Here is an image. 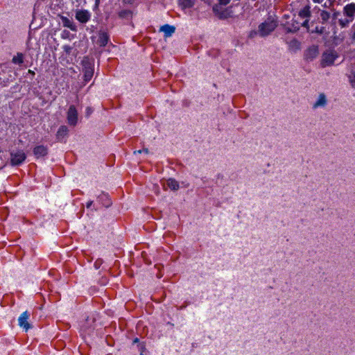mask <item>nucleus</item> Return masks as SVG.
Listing matches in <instances>:
<instances>
[{
  "mask_svg": "<svg viewBox=\"0 0 355 355\" xmlns=\"http://www.w3.org/2000/svg\"><path fill=\"white\" fill-rule=\"evenodd\" d=\"M345 18L338 19V23L340 28H347L355 17V3H349L346 4L343 9Z\"/></svg>",
  "mask_w": 355,
  "mask_h": 355,
  "instance_id": "f257e3e1",
  "label": "nucleus"
},
{
  "mask_svg": "<svg viewBox=\"0 0 355 355\" xmlns=\"http://www.w3.org/2000/svg\"><path fill=\"white\" fill-rule=\"evenodd\" d=\"M277 21L272 16H269L263 22L259 25V37H266L270 35L277 28Z\"/></svg>",
  "mask_w": 355,
  "mask_h": 355,
  "instance_id": "f03ea898",
  "label": "nucleus"
},
{
  "mask_svg": "<svg viewBox=\"0 0 355 355\" xmlns=\"http://www.w3.org/2000/svg\"><path fill=\"white\" fill-rule=\"evenodd\" d=\"M337 58H338V54L336 51L333 50L324 51L320 60L321 67L324 68L333 65Z\"/></svg>",
  "mask_w": 355,
  "mask_h": 355,
  "instance_id": "7ed1b4c3",
  "label": "nucleus"
},
{
  "mask_svg": "<svg viewBox=\"0 0 355 355\" xmlns=\"http://www.w3.org/2000/svg\"><path fill=\"white\" fill-rule=\"evenodd\" d=\"M26 155L22 150H12L10 152V164L12 166H19L26 159Z\"/></svg>",
  "mask_w": 355,
  "mask_h": 355,
  "instance_id": "20e7f679",
  "label": "nucleus"
},
{
  "mask_svg": "<svg viewBox=\"0 0 355 355\" xmlns=\"http://www.w3.org/2000/svg\"><path fill=\"white\" fill-rule=\"evenodd\" d=\"M67 120L69 125L76 126L78 121V110L74 105H69L67 112Z\"/></svg>",
  "mask_w": 355,
  "mask_h": 355,
  "instance_id": "39448f33",
  "label": "nucleus"
},
{
  "mask_svg": "<svg viewBox=\"0 0 355 355\" xmlns=\"http://www.w3.org/2000/svg\"><path fill=\"white\" fill-rule=\"evenodd\" d=\"M319 55V48L317 45H311L304 51V60L306 62H312Z\"/></svg>",
  "mask_w": 355,
  "mask_h": 355,
  "instance_id": "423d86ee",
  "label": "nucleus"
},
{
  "mask_svg": "<svg viewBox=\"0 0 355 355\" xmlns=\"http://www.w3.org/2000/svg\"><path fill=\"white\" fill-rule=\"evenodd\" d=\"M91 13L89 10L80 9L76 10L75 17L80 23L86 24L91 19Z\"/></svg>",
  "mask_w": 355,
  "mask_h": 355,
  "instance_id": "0eeeda50",
  "label": "nucleus"
},
{
  "mask_svg": "<svg viewBox=\"0 0 355 355\" xmlns=\"http://www.w3.org/2000/svg\"><path fill=\"white\" fill-rule=\"evenodd\" d=\"M29 313L28 311L23 312L18 318V322L20 327L26 331L31 329V324L28 322Z\"/></svg>",
  "mask_w": 355,
  "mask_h": 355,
  "instance_id": "6e6552de",
  "label": "nucleus"
},
{
  "mask_svg": "<svg viewBox=\"0 0 355 355\" xmlns=\"http://www.w3.org/2000/svg\"><path fill=\"white\" fill-rule=\"evenodd\" d=\"M69 129L66 125H61L56 133V139L59 141H64L67 137Z\"/></svg>",
  "mask_w": 355,
  "mask_h": 355,
  "instance_id": "1a4fd4ad",
  "label": "nucleus"
},
{
  "mask_svg": "<svg viewBox=\"0 0 355 355\" xmlns=\"http://www.w3.org/2000/svg\"><path fill=\"white\" fill-rule=\"evenodd\" d=\"M84 80L87 83L89 82L94 75V67L91 64H87L84 66Z\"/></svg>",
  "mask_w": 355,
  "mask_h": 355,
  "instance_id": "9d476101",
  "label": "nucleus"
},
{
  "mask_svg": "<svg viewBox=\"0 0 355 355\" xmlns=\"http://www.w3.org/2000/svg\"><path fill=\"white\" fill-rule=\"evenodd\" d=\"M48 153L47 148L44 145L37 146L33 148V154L36 158L44 157Z\"/></svg>",
  "mask_w": 355,
  "mask_h": 355,
  "instance_id": "9b49d317",
  "label": "nucleus"
},
{
  "mask_svg": "<svg viewBox=\"0 0 355 355\" xmlns=\"http://www.w3.org/2000/svg\"><path fill=\"white\" fill-rule=\"evenodd\" d=\"M285 26L286 33H296L300 30L299 22L297 20L293 19L291 23L287 22Z\"/></svg>",
  "mask_w": 355,
  "mask_h": 355,
  "instance_id": "f8f14e48",
  "label": "nucleus"
},
{
  "mask_svg": "<svg viewBox=\"0 0 355 355\" xmlns=\"http://www.w3.org/2000/svg\"><path fill=\"white\" fill-rule=\"evenodd\" d=\"M318 13L320 15V22L325 24L331 18V13L327 10L318 8Z\"/></svg>",
  "mask_w": 355,
  "mask_h": 355,
  "instance_id": "ddd939ff",
  "label": "nucleus"
},
{
  "mask_svg": "<svg viewBox=\"0 0 355 355\" xmlns=\"http://www.w3.org/2000/svg\"><path fill=\"white\" fill-rule=\"evenodd\" d=\"M61 20L64 27L69 28L70 30L73 31H77V27L71 19L67 18V17L62 16L61 17Z\"/></svg>",
  "mask_w": 355,
  "mask_h": 355,
  "instance_id": "4468645a",
  "label": "nucleus"
},
{
  "mask_svg": "<svg viewBox=\"0 0 355 355\" xmlns=\"http://www.w3.org/2000/svg\"><path fill=\"white\" fill-rule=\"evenodd\" d=\"M327 101L326 96L324 93L319 94L318 100L314 103L313 107L317 108L319 107H324L327 105Z\"/></svg>",
  "mask_w": 355,
  "mask_h": 355,
  "instance_id": "2eb2a0df",
  "label": "nucleus"
},
{
  "mask_svg": "<svg viewBox=\"0 0 355 355\" xmlns=\"http://www.w3.org/2000/svg\"><path fill=\"white\" fill-rule=\"evenodd\" d=\"M196 0H178V5L182 10L191 8L195 5Z\"/></svg>",
  "mask_w": 355,
  "mask_h": 355,
  "instance_id": "dca6fc26",
  "label": "nucleus"
},
{
  "mask_svg": "<svg viewBox=\"0 0 355 355\" xmlns=\"http://www.w3.org/2000/svg\"><path fill=\"white\" fill-rule=\"evenodd\" d=\"M160 31L164 33L166 37H170L175 32V28L173 26L165 24L160 28Z\"/></svg>",
  "mask_w": 355,
  "mask_h": 355,
  "instance_id": "f3484780",
  "label": "nucleus"
},
{
  "mask_svg": "<svg viewBox=\"0 0 355 355\" xmlns=\"http://www.w3.org/2000/svg\"><path fill=\"white\" fill-rule=\"evenodd\" d=\"M109 41V35L106 32L101 31L98 34V44L101 46H105L107 45Z\"/></svg>",
  "mask_w": 355,
  "mask_h": 355,
  "instance_id": "a211bd4d",
  "label": "nucleus"
},
{
  "mask_svg": "<svg viewBox=\"0 0 355 355\" xmlns=\"http://www.w3.org/2000/svg\"><path fill=\"white\" fill-rule=\"evenodd\" d=\"M98 198L101 204L105 207H109L112 205L111 200L107 193H101Z\"/></svg>",
  "mask_w": 355,
  "mask_h": 355,
  "instance_id": "6ab92c4d",
  "label": "nucleus"
},
{
  "mask_svg": "<svg viewBox=\"0 0 355 355\" xmlns=\"http://www.w3.org/2000/svg\"><path fill=\"white\" fill-rule=\"evenodd\" d=\"M310 6L309 5H306L304 6L300 12H299V16L302 18H308L311 17V12L310 10Z\"/></svg>",
  "mask_w": 355,
  "mask_h": 355,
  "instance_id": "aec40b11",
  "label": "nucleus"
},
{
  "mask_svg": "<svg viewBox=\"0 0 355 355\" xmlns=\"http://www.w3.org/2000/svg\"><path fill=\"white\" fill-rule=\"evenodd\" d=\"M166 184L171 190L176 191L179 189V183L175 179L169 178Z\"/></svg>",
  "mask_w": 355,
  "mask_h": 355,
  "instance_id": "412c9836",
  "label": "nucleus"
},
{
  "mask_svg": "<svg viewBox=\"0 0 355 355\" xmlns=\"http://www.w3.org/2000/svg\"><path fill=\"white\" fill-rule=\"evenodd\" d=\"M14 64H21L24 62V55L21 53H17V55L14 56L12 60Z\"/></svg>",
  "mask_w": 355,
  "mask_h": 355,
  "instance_id": "4be33fe9",
  "label": "nucleus"
},
{
  "mask_svg": "<svg viewBox=\"0 0 355 355\" xmlns=\"http://www.w3.org/2000/svg\"><path fill=\"white\" fill-rule=\"evenodd\" d=\"M331 10L333 12L332 15H331V24H335L336 20L338 19V17L340 15V12L334 8H333Z\"/></svg>",
  "mask_w": 355,
  "mask_h": 355,
  "instance_id": "5701e85b",
  "label": "nucleus"
},
{
  "mask_svg": "<svg viewBox=\"0 0 355 355\" xmlns=\"http://www.w3.org/2000/svg\"><path fill=\"white\" fill-rule=\"evenodd\" d=\"M311 33H317L318 35H322L325 32L324 26H315L314 29L310 31Z\"/></svg>",
  "mask_w": 355,
  "mask_h": 355,
  "instance_id": "b1692460",
  "label": "nucleus"
},
{
  "mask_svg": "<svg viewBox=\"0 0 355 355\" xmlns=\"http://www.w3.org/2000/svg\"><path fill=\"white\" fill-rule=\"evenodd\" d=\"M257 35L259 36V27H258L257 30H252V31H250V33L248 34V38L254 39Z\"/></svg>",
  "mask_w": 355,
  "mask_h": 355,
  "instance_id": "393cba45",
  "label": "nucleus"
},
{
  "mask_svg": "<svg viewBox=\"0 0 355 355\" xmlns=\"http://www.w3.org/2000/svg\"><path fill=\"white\" fill-rule=\"evenodd\" d=\"M130 11L128 10H123L119 12V17L121 18H125L130 15Z\"/></svg>",
  "mask_w": 355,
  "mask_h": 355,
  "instance_id": "a878e982",
  "label": "nucleus"
},
{
  "mask_svg": "<svg viewBox=\"0 0 355 355\" xmlns=\"http://www.w3.org/2000/svg\"><path fill=\"white\" fill-rule=\"evenodd\" d=\"M315 23V21H312L309 23V19H306L302 24V26L304 27V28H306L308 31L310 32V30H309V24H311V26H313Z\"/></svg>",
  "mask_w": 355,
  "mask_h": 355,
  "instance_id": "bb28decb",
  "label": "nucleus"
},
{
  "mask_svg": "<svg viewBox=\"0 0 355 355\" xmlns=\"http://www.w3.org/2000/svg\"><path fill=\"white\" fill-rule=\"evenodd\" d=\"M62 49L67 54H69L72 50V47L69 45H64Z\"/></svg>",
  "mask_w": 355,
  "mask_h": 355,
  "instance_id": "cd10ccee",
  "label": "nucleus"
},
{
  "mask_svg": "<svg viewBox=\"0 0 355 355\" xmlns=\"http://www.w3.org/2000/svg\"><path fill=\"white\" fill-rule=\"evenodd\" d=\"M70 33L68 31H63L62 33V38L68 39L69 37Z\"/></svg>",
  "mask_w": 355,
  "mask_h": 355,
  "instance_id": "c85d7f7f",
  "label": "nucleus"
},
{
  "mask_svg": "<svg viewBox=\"0 0 355 355\" xmlns=\"http://www.w3.org/2000/svg\"><path fill=\"white\" fill-rule=\"evenodd\" d=\"M141 153H146V154L148 153V148H144L142 150H139L134 151V154Z\"/></svg>",
  "mask_w": 355,
  "mask_h": 355,
  "instance_id": "c756f323",
  "label": "nucleus"
},
{
  "mask_svg": "<svg viewBox=\"0 0 355 355\" xmlns=\"http://www.w3.org/2000/svg\"><path fill=\"white\" fill-rule=\"evenodd\" d=\"M218 1L220 4L226 6L230 3V0H218Z\"/></svg>",
  "mask_w": 355,
  "mask_h": 355,
  "instance_id": "7c9ffc66",
  "label": "nucleus"
},
{
  "mask_svg": "<svg viewBox=\"0 0 355 355\" xmlns=\"http://www.w3.org/2000/svg\"><path fill=\"white\" fill-rule=\"evenodd\" d=\"M350 83L353 87H355V74L350 77Z\"/></svg>",
  "mask_w": 355,
  "mask_h": 355,
  "instance_id": "2f4dec72",
  "label": "nucleus"
},
{
  "mask_svg": "<svg viewBox=\"0 0 355 355\" xmlns=\"http://www.w3.org/2000/svg\"><path fill=\"white\" fill-rule=\"evenodd\" d=\"M100 1L101 0H95V4H94V10L97 9L98 8V6H99V3H100Z\"/></svg>",
  "mask_w": 355,
  "mask_h": 355,
  "instance_id": "473e14b6",
  "label": "nucleus"
},
{
  "mask_svg": "<svg viewBox=\"0 0 355 355\" xmlns=\"http://www.w3.org/2000/svg\"><path fill=\"white\" fill-rule=\"evenodd\" d=\"M92 204H93V201L92 200H90V201L87 202V204H86L87 208H90L91 206L92 205Z\"/></svg>",
  "mask_w": 355,
  "mask_h": 355,
  "instance_id": "72a5a7b5",
  "label": "nucleus"
},
{
  "mask_svg": "<svg viewBox=\"0 0 355 355\" xmlns=\"http://www.w3.org/2000/svg\"><path fill=\"white\" fill-rule=\"evenodd\" d=\"M351 39L353 42H355V31L352 34Z\"/></svg>",
  "mask_w": 355,
  "mask_h": 355,
  "instance_id": "f704fd0d",
  "label": "nucleus"
},
{
  "mask_svg": "<svg viewBox=\"0 0 355 355\" xmlns=\"http://www.w3.org/2000/svg\"><path fill=\"white\" fill-rule=\"evenodd\" d=\"M291 44H298L299 45V42H298V41L296 39H293L291 41Z\"/></svg>",
  "mask_w": 355,
  "mask_h": 355,
  "instance_id": "c9c22d12",
  "label": "nucleus"
},
{
  "mask_svg": "<svg viewBox=\"0 0 355 355\" xmlns=\"http://www.w3.org/2000/svg\"><path fill=\"white\" fill-rule=\"evenodd\" d=\"M314 3H320L323 1V0H313Z\"/></svg>",
  "mask_w": 355,
  "mask_h": 355,
  "instance_id": "e433bc0d",
  "label": "nucleus"
},
{
  "mask_svg": "<svg viewBox=\"0 0 355 355\" xmlns=\"http://www.w3.org/2000/svg\"><path fill=\"white\" fill-rule=\"evenodd\" d=\"M92 110L89 107L87 108V114L89 115L91 113Z\"/></svg>",
  "mask_w": 355,
  "mask_h": 355,
  "instance_id": "4c0bfd02",
  "label": "nucleus"
},
{
  "mask_svg": "<svg viewBox=\"0 0 355 355\" xmlns=\"http://www.w3.org/2000/svg\"><path fill=\"white\" fill-rule=\"evenodd\" d=\"M217 8H218L217 6L213 7V10H214V12H217Z\"/></svg>",
  "mask_w": 355,
  "mask_h": 355,
  "instance_id": "58836bf2",
  "label": "nucleus"
},
{
  "mask_svg": "<svg viewBox=\"0 0 355 355\" xmlns=\"http://www.w3.org/2000/svg\"><path fill=\"white\" fill-rule=\"evenodd\" d=\"M318 8H320L318 6H315L314 8H313V12H318Z\"/></svg>",
  "mask_w": 355,
  "mask_h": 355,
  "instance_id": "ea45409f",
  "label": "nucleus"
},
{
  "mask_svg": "<svg viewBox=\"0 0 355 355\" xmlns=\"http://www.w3.org/2000/svg\"><path fill=\"white\" fill-rule=\"evenodd\" d=\"M324 8H328V6L327 5V3H325L323 6H322Z\"/></svg>",
  "mask_w": 355,
  "mask_h": 355,
  "instance_id": "a19ab883",
  "label": "nucleus"
},
{
  "mask_svg": "<svg viewBox=\"0 0 355 355\" xmlns=\"http://www.w3.org/2000/svg\"><path fill=\"white\" fill-rule=\"evenodd\" d=\"M29 72L30 73H32V71L31 70H29ZM33 73H34V72H33Z\"/></svg>",
  "mask_w": 355,
  "mask_h": 355,
  "instance_id": "79ce46f5",
  "label": "nucleus"
}]
</instances>
